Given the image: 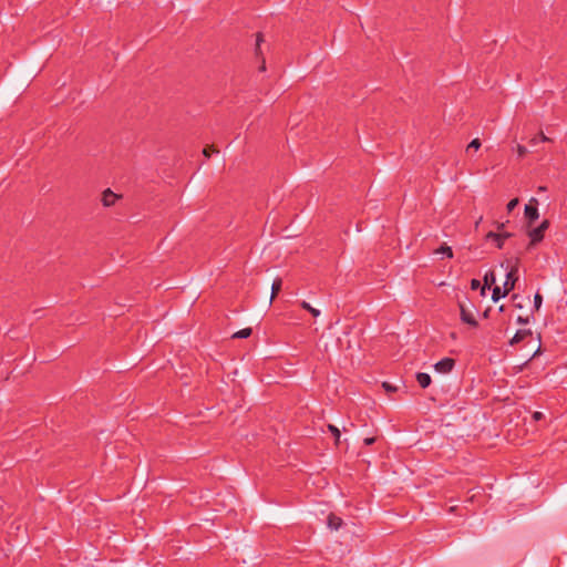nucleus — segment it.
<instances>
[{"label":"nucleus","mask_w":567,"mask_h":567,"mask_svg":"<svg viewBox=\"0 0 567 567\" xmlns=\"http://www.w3.org/2000/svg\"><path fill=\"white\" fill-rule=\"evenodd\" d=\"M118 196L113 193L110 188L105 189L102 194V203L105 207L113 206L117 200Z\"/></svg>","instance_id":"39448f33"},{"label":"nucleus","mask_w":567,"mask_h":567,"mask_svg":"<svg viewBox=\"0 0 567 567\" xmlns=\"http://www.w3.org/2000/svg\"><path fill=\"white\" fill-rule=\"evenodd\" d=\"M486 239L492 240L495 244V246L499 249L503 248V246H504V240L497 233H494V231L487 233Z\"/></svg>","instance_id":"1a4fd4ad"},{"label":"nucleus","mask_w":567,"mask_h":567,"mask_svg":"<svg viewBox=\"0 0 567 567\" xmlns=\"http://www.w3.org/2000/svg\"><path fill=\"white\" fill-rule=\"evenodd\" d=\"M517 205H518V199L517 198H514V199L509 200L507 206H506L507 212L511 213Z\"/></svg>","instance_id":"4be33fe9"},{"label":"nucleus","mask_w":567,"mask_h":567,"mask_svg":"<svg viewBox=\"0 0 567 567\" xmlns=\"http://www.w3.org/2000/svg\"><path fill=\"white\" fill-rule=\"evenodd\" d=\"M301 308L309 311L313 317L320 316V310L311 307V305L307 301H301L300 303Z\"/></svg>","instance_id":"f8f14e48"},{"label":"nucleus","mask_w":567,"mask_h":567,"mask_svg":"<svg viewBox=\"0 0 567 567\" xmlns=\"http://www.w3.org/2000/svg\"><path fill=\"white\" fill-rule=\"evenodd\" d=\"M342 525V519L333 514L328 516V526L331 529H339Z\"/></svg>","instance_id":"9d476101"},{"label":"nucleus","mask_w":567,"mask_h":567,"mask_svg":"<svg viewBox=\"0 0 567 567\" xmlns=\"http://www.w3.org/2000/svg\"><path fill=\"white\" fill-rule=\"evenodd\" d=\"M374 442H375V439H374V437H365V439L363 440V443H364L365 445H372Z\"/></svg>","instance_id":"c85d7f7f"},{"label":"nucleus","mask_w":567,"mask_h":567,"mask_svg":"<svg viewBox=\"0 0 567 567\" xmlns=\"http://www.w3.org/2000/svg\"><path fill=\"white\" fill-rule=\"evenodd\" d=\"M485 285H493L495 284V275L493 271H489L484 277Z\"/></svg>","instance_id":"a211bd4d"},{"label":"nucleus","mask_w":567,"mask_h":567,"mask_svg":"<svg viewBox=\"0 0 567 567\" xmlns=\"http://www.w3.org/2000/svg\"><path fill=\"white\" fill-rule=\"evenodd\" d=\"M517 279V267H513L506 275V280L504 282V293H508L514 289Z\"/></svg>","instance_id":"20e7f679"},{"label":"nucleus","mask_w":567,"mask_h":567,"mask_svg":"<svg viewBox=\"0 0 567 567\" xmlns=\"http://www.w3.org/2000/svg\"><path fill=\"white\" fill-rule=\"evenodd\" d=\"M528 236L530 238V244L534 245V244H537L543 240L544 233L536 227V228H533L532 230H529Z\"/></svg>","instance_id":"6e6552de"},{"label":"nucleus","mask_w":567,"mask_h":567,"mask_svg":"<svg viewBox=\"0 0 567 567\" xmlns=\"http://www.w3.org/2000/svg\"><path fill=\"white\" fill-rule=\"evenodd\" d=\"M542 417H543V413L542 412H535L533 414V419L536 420V421L540 420Z\"/></svg>","instance_id":"c756f323"},{"label":"nucleus","mask_w":567,"mask_h":567,"mask_svg":"<svg viewBox=\"0 0 567 567\" xmlns=\"http://www.w3.org/2000/svg\"><path fill=\"white\" fill-rule=\"evenodd\" d=\"M517 321H518V322H525V320H523V318H522V317H518Z\"/></svg>","instance_id":"2f4dec72"},{"label":"nucleus","mask_w":567,"mask_h":567,"mask_svg":"<svg viewBox=\"0 0 567 567\" xmlns=\"http://www.w3.org/2000/svg\"><path fill=\"white\" fill-rule=\"evenodd\" d=\"M542 302H543V298L542 296L537 292L535 296H534V307L536 310H538L542 306Z\"/></svg>","instance_id":"aec40b11"},{"label":"nucleus","mask_w":567,"mask_h":567,"mask_svg":"<svg viewBox=\"0 0 567 567\" xmlns=\"http://www.w3.org/2000/svg\"><path fill=\"white\" fill-rule=\"evenodd\" d=\"M328 430L333 435V437L336 440V444H339L340 436H341L340 430L336 425H332V424L328 425Z\"/></svg>","instance_id":"2eb2a0df"},{"label":"nucleus","mask_w":567,"mask_h":567,"mask_svg":"<svg viewBox=\"0 0 567 567\" xmlns=\"http://www.w3.org/2000/svg\"><path fill=\"white\" fill-rule=\"evenodd\" d=\"M537 204V199L532 198L529 204L525 206V216L529 223L535 221L539 217Z\"/></svg>","instance_id":"7ed1b4c3"},{"label":"nucleus","mask_w":567,"mask_h":567,"mask_svg":"<svg viewBox=\"0 0 567 567\" xmlns=\"http://www.w3.org/2000/svg\"><path fill=\"white\" fill-rule=\"evenodd\" d=\"M435 252L436 254L445 255L447 258H452L453 257V250L447 245H442Z\"/></svg>","instance_id":"4468645a"},{"label":"nucleus","mask_w":567,"mask_h":567,"mask_svg":"<svg viewBox=\"0 0 567 567\" xmlns=\"http://www.w3.org/2000/svg\"><path fill=\"white\" fill-rule=\"evenodd\" d=\"M454 365H455V360L454 359H452V358H443L442 360H440L439 362H436L434 364V369L439 373L446 374V373H450L453 370Z\"/></svg>","instance_id":"f03ea898"},{"label":"nucleus","mask_w":567,"mask_h":567,"mask_svg":"<svg viewBox=\"0 0 567 567\" xmlns=\"http://www.w3.org/2000/svg\"><path fill=\"white\" fill-rule=\"evenodd\" d=\"M383 388H384V389H385V391H388V392H393V391H395V388H394V386H392V385H390V384H389V383H386V382H384V383H383Z\"/></svg>","instance_id":"cd10ccee"},{"label":"nucleus","mask_w":567,"mask_h":567,"mask_svg":"<svg viewBox=\"0 0 567 567\" xmlns=\"http://www.w3.org/2000/svg\"><path fill=\"white\" fill-rule=\"evenodd\" d=\"M210 152H217L216 150L214 148H210V147H206L203 150V154L206 156V157H209L210 156Z\"/></svg>","instance_id":"a878e982"},{"label":"nucleus","mask_w":567,"mask_h":567,"mask_svg":"<svg viewBox=\"0 0 567 567\" xmlns=\"http://www.w3.org/2000/svg\"><path fill=\"white\" fill-rule=\"evenodd\" d=\"M282 287V280L280 278H276L271 285V300L279 293Z\"/></svg>","instance_id":"9b49d317"},{"label":"nucleus","mask_w":567,"mask_h":567,"mask_svg":"<svg viewBox=\"0 0 567 567\" xmlns=\"http://www.w3.org/2000/svg\"><path fill=\"white\" fill-rule=\"evenodd\" d=\"M480 286H481L480 280H477V279H473V280L471 281V288H472L473 290L478 289V288H480Z\"/></svg>","instance_id":"b1692460"},{"label":"nucleus","mask_w":567,"mask_h":567,"mask_svg":"<svg viewBox=\"0 0 567 567\" xmlns=\"http://www.w3.org/2000/svg\"><path fill=\"white\" fill-rule=\"evenodd\" d=\"M251 332H252L251 328H245V329H241V330L235 332L233 334V338L246 339L251 334Z\"/></svg>","instance_id":"ddd939ff"},{"label":"nucleus","mask_w":567,"mask_h":567,"mask_svg":"<svg viewBox=\"0 0 567 567\" xmlns=\"http://www.w3.org/2000/svg\"><path fill=\"white\" fill-rule=\"evenodd\" d=\"M261 41H262L261 34H258L257 35V41H256L257 48H259Z\"/></svg>","instance_id":"7c9ffc66"},{"label":"nucleus","mask_w":567,"mask_h":567,"mask_svg":"<svg viewBox=\"0 0 567 567\" xmlns=\"http://www.w3.org/2000/svg\"><path fill=\"white\" fill-rule=\"evenodd\" d=\"M538 143H539V138H538V136H537V135H535L534 137H532V138L529 140V144H530L532 146H536Z\"/></svg>","instance_id":"bb28decb"},{"label":"nucleus","mask_w":567,"mask_h":567,"mask_svg":"<svg viewBox=\"0 0 567 567\" xmlns=\"http://www.w3.org/2000/svg\"><path fill=\"white\" fill-rule=\"evenodd\" d=\"M530 334H532L530 330H527V329L517 330L516 333L514 334V337L509 340V344L515 346V344L522 342L523 340H525Z\"/></svg>","instance_id":"423d86ee"},{"label":"nucleus","mask_w":567,"mask_h":567,"mask_svg":"<svg viewBox=\"0 0 567 567\" xmlns=\"http://www.w3.org/2000/svg\"><path fill=\"white\" fill-rule=\"evenodd\" d=\"M539 142H549L550 138L547 137L543 132H540L538 135Z\"/></svg>","instance_id":"393cba45"},{"label":"nucleus","mask_w":567,"mask_h":567,"mask_svg":"<svg viewBox=\"0 0 567 567\" xmlns=\"http://www.w3.org/2000/svg\"><path fill=\"white\" fill-rule=\"evenodd\" d=\"M549 227V220L545 219L542 221V224L537 227L538 229H540L543 233H545V230Z\"/></svg>","instance_id":"5701e85b"},{"label":"nucleus","mask_w":567,"mask_h":567,"mask_svg":"<svg viewBox=\"0 0 567 567\" xmlns=\"http://www.w3.org/2000/svg\"><path fill=\"white\" fill-rule=\"evenodd\" d=\"M516 151H517V155H518L519 158L525 157V155L528 152L527 148L525 146L520 145V144L517 145Z\"/></svg>","instance_id":"6ab92c4d"},{"label":"nucleus","mask_w":567,"mask_h":567,"mask_svg":"<svg viewBox=\"0 0 567 567\" xmlns=\"http://www.w3.org/2000/svg\"><path fill=\"white\" fill-rule=\"evenodd\" d=\"M458 308H460L461 320L464 323H467L468 326L474 327V328L478 326V322L475 319L473 311L467 309L464 302L458 301Z\"/></svg>","instance_id":"f257e3e1"},{"label":"nucleus","mask_w":567,"mask_h":567,"mask_svg":"<svg viewBox=\"0 0 567 567\" xmlns=\"http://www.w3.org/2000/svg\"><path fill=\"white\" fill-rule=\"evenodd\" d=\"M481 147V142L478 138H474L472 140V142L468 144L467 146V151H470L471 148H474V150H478Z\"/></svg>","instance_id":"412c9836"},{"label":"nucleus","mask_w":567,"mask_h":567,"mask_svg":"<svg viewBox=\"0 0 567 567\" xmlns=\"http://www.w3.org/2000/svg\"><path fill=\"white\" fill-rule=\"evenodd\" d=\"M503 228H504V224L503 223L497 225V229H498L497 234L505 241V239L509 238L512 236V234L507 233V231H501V229H503Z\"/></svg>","instance_id":"f3484780"},{"label":"nucleus","mask_w":567,"mask_h":567,"mask_svg":"<svg viewBox=\"0 0 567 567\" xmlns=\"http://www.w3.org/2000/svg\"><path fill=\"white\" fill-rule=\"evenodd\" d=\"M507 293H504L499 287H495L492 292V300L497 302L501 298L505 297Z\"/></svg>","instance_id":"dca6fc26"},{"label":"nucleus","mask_w":567,"mask_h":567,"mask_svg":"<svg viewBox=\"0 0 567 567\" xmlns=\"http://www.w3.org/2000/svg\"><path fill=\"white\" fill-rule=\"evenodd\" d=\"M416 381L422 389H426L432 382L430 374L425 372L416 373Z\"/></svg>","instance_id":"0eeeda50"}]
</instances>
